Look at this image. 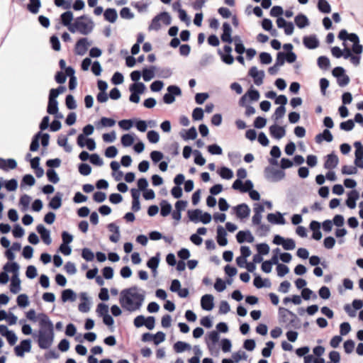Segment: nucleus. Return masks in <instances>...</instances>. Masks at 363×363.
Returning a JSON list of instances; mask_svg holds the SVG:
<instances>
[{"label":"nucleus","mask_w":363,"mask_h":363,"mask_svg":"<svg viewBox=\"0 0 363 363\" xmlns=\"http://www.w3.org/2000/svg\"><path fill=\"white\" fill-rule=\"evenodd\" d=\"M47 111L49 114H57L58 111V102L57 98L49 94L48 105Z\"/></svg>","instance_id":"21"},{"label":"nucleus","mask_w":363,"mask_h":363,"mask_svg":"<svg viewBox=\"0 0 363 363\" xmlns=\"http://www.w3.org/2000/svg\"><path fill=\"white\" fill-rule=\"evenodd\" d=\"M38 320L40 325L38 335V346L41 349H48L53 342V324L49 317L45 313L38 314Z\"/></svg>","instance_id":"2"},{"label":"nucleus","mask_w":363,"mask_h":363,"mask_svg":"<svg viewBox=\"0 0 363 363\" xmlns=\"http://www.w3.org/2000/svg\"><path fill=\"white\" fill-rule=\"evenodd\" d=\"M145 298V291L136 286L125 289L120 292L119 303L126 311H140Z\"/></svg>","instance_id":"1"},{"label":"nucleus","mask_w":363,"mask_h":363,"mask_svg":"<svg viewBox=\"0 0 363 363\" xmlns=\"http://www.w3.org/2000/svg\"><path fill=\"white\" fill-rule=\"evenodd\" d=\"M286 113V108L283 106H280L274 111L273 115V118L275 122L278 121L279 119L282 118Z\"/></svg>","instance_id":"46"},{"label":"nucleus","mask_w":363,"mask_h":363,"mask_svg":"<svg viewBox=\"0 0 363 363\" xmlns=\"http://www.w3.org/2000/svg\"><path fill=\"white\" fill-rule=\"evenodd\" d=\"M21 290V280L18 274H13L11 278L10 291L13 294H17Z\"/></svg>","instance_id":"24"},{"label":"nucleus","mask_w":363,"mask_h":363,"mask_svg":"<svg viewBox=\"0 0 363 363\" xmlns=\"http://www.w3.org/2000/svg\"><path fill=\"white\" fill-rule=\"evenodd\" d=\"M57 144L59 146L62 147L67 152L72 151V147L67 143V138L66 136H60L57 139Z\"/></svg>","instance_id":"33"},{"label":"nucleus","mask_w":363,"mask_h":363,"mask_svg":"<svg viewBox=\"0 0 363 363\" xmlns=\"http://www.w3.org/2000/svg\"><path fill=\"white\" fill-rule=\"evenodd\" d=\"M17 167V162L14 159H3L0 157V169L4 171L14 169Z\"/></svg>","instance_id":"15"},{"label":"nucleus","mask_w":363,"mask_h":363,"mask_svg":"<svg viewBox=\"0 0 363 363\" xmlns=\"http://www.w3.org/2000/svg\"><path fill=\"white\" fill-rule=\"evenodd\" d=\"M72 20H73V14L69 11H66L61 15L62 23L65 26H67L69 30V28H71L70 26L72 25Z\"/></svg>","instance_id":"27"},{"label":"nucleus","mask_w":363,"mask_h":363,"mask_svg":"<svg viewBox=\"0 0 363 363\" xmlns=\"http://www.w3.org/2000/svg\"><path fill=\"white\" fill-rule=\"evenodd\" d=\"M232 358L235 361V363H238L242 359H247V355L243 351H239L238 352H235L232 355Z\"/></svg>","instance_id":"64"},{"label":"nucleus","mask_w":363,"mask_h":363,"mask_svg":"<svg viewBox=\"0 0 363 363\" xmlns=\"http://www.w3.org/2000/svg\"><path fill=\"white\" fill-rule=\"evenodd\" d=\"M253 284L258 289L262 287H269L271 286V283L269 281H267V284H264L263 279L259 276L255 277V278L254 279Z\"/></svg>","instance_id":"51"},{"label":"nucleus","mask_w":363,"mask_h":363,"mask_svg":"<svg viewBox=\"0 0 363 363\" xmlns=\"http://www.w3.org/2000/svg\"><path fill=\"white\" fill-rule=\"evenodd\" d=\"M294 21L299 28H303L309 25V21L306 16L301 13L295 17Z\"/></svg>","instance_id":"28"},{"label":"nucleus","mask_w":363,"mask_h":363,"mask_svg":"<svg viewBox=\"0 0 363 363\" xmlns=\"http://www.w3.org/2000/svg\"><path fill=\"white\" fill-rule=\"evenodd\" d=\"M274 344L272 341H269L266 343V347L262 349V354L264 357H270L272 354V350L274 348Z\"/></svg>","instance_id":"50"},{"label":"nucleus","mask_w":363,"mask_h":363,"mask_svg":"<svg viewBox=\"0 0 363 363\" xmlns=\"http://www.w3.org/2000/svg\"><path fill=\"white\" fill-rule=\"evenodd\" d=\"M69 28V31L72 33H79L82 35H89L94 27V21L86 16H82L77 18Z\"/></svg>","instance_id":"3"},{"label":"nucleus","mask_w":363,"mask_h":363,"mask_svg":"<svg viewBox=\"0 0 363 363\" xmlns=\"http://www.w3.org/2000/svg\"><path fill=\"white\" fill-rule=\"evenodd\" d=\"M249 75L254 79V83L260 86L263 83V79L264 77V72L263 70H258L257 67H252L249 70Z\"/></svg>","instance_id":"9"},{"label":"nucleus","mask_w":363,"mask_h":363,"mask_svg":"<svg viewBox=\"0 0 363 363\" xmlns=\"http://www.w3.org/2000/svg\"><path fill=\"white\" fill-rule=\"evenodd\" d=\"M182 94L181 89L175 85H170L167 87V93L163 96V101L167 104H171L174 102L175 96Z\"/></svg>","instance_id":"5"},{"label":"nucleus","mask_w":363,"mask_h":363,"mask_svg":"<svg viewBox=\"0 0 363 363\" xmlns=\"http://www.w3.org/2000/svg\"><path fill=\"white\" fill-rule=\"evenodd\" d=\"M37 231L40 235V237L43 242L46 245H50L52 242L50 238V233L48 230H47L45 226L42 224H40L37 226Z\"/></svg>","instance_id":"14"},{"label":"nucleus","mask_w":363,"mask_h":363,"mask_svg":"<svg viewBox=\"0 0 363 363\" xmlns=\"http://www.w3.org/2000/svg\"><path fill=\"white\" fill-rule=\"evenodd\" d=\"M208 151L211 155H221L223 153L222 148L219 145H218L216 144L208 145Z\"/></svg>","instance_id":"62"},{"label":"nucleus","mask_w":363,"mask_h":363,"mask_svg":"<svg viewBox=\"0 0 363 363\" xmlns=\"http://www.w3.org/2000/svg\"><path fill=\"white\" fill-rule=\"evenodd\" d=\"M46 174L48 180L53 184H57L60 181L58 174L53 169H48Z\"/></svg>","instance_id":"43"},{"label":"nucleus","mask_w":363,"mask_h":363,"mask_svg":"<svg viewBox=\"0 0 363 363\" xmlns=\"http://www.w3.org/2000/svg\"><path fill=\"white\" fill-rule=\"evenodd\" d=\"M315 142L317 143H320L323 140H325L328 143L332 142L333 140V135L330 131L328 129L323 130L322 133H319L315 136Z\"/></svg>","instance_id":"22"},{"label":"nucleus","mask_w":363,"mask_h":363,"mask_svg":"<svg viewBox=\"0 0 363 363\" xmlns=\"http://www.w3.org/2000/svg\"><path fill=\"white\" fill-rule=\"evenodd\" d=\"M17 303L19 307L25 308L29 305L28 297L27 295L23 294L17 297Z\"/></svg>","instance_id":"48"},{"label":"nucleus","mask_w":363,"mask_h":363,"mask_svg":"<svg viewBox=\"0 0 363 363\" xmlns=\"http://www.w3.org/2000/svg\"><path fill=\"white\" fill-rule=\"evenodd\" d=\"M279 314H280L281 317L284 319L283 320L284 321H286V320H288L289 319L288 316H290L291 318L290 320L291 323L294 322V319L297 318V316L294 313H293L286 308H279Z\"/></svg>","instance_id":"30"},{"label":"nucleus","mask_w":363,"mask_h":363,"mask_svg":"<svg viewBox=\"0 0 363 363\" xmlns=\"http://www.w3.org/2000/svg\"><path fill=\"white\" fill-rule=\"evenodd\" d=\"M277 271L278 276L280 277H282L289 273V269L285 264H279L277 266Z\"/></svg>","instance_id":"61"},{"label":"nucleus","mask_w":363,"mask_h":363,"mask_svg":"<svg viewBox=\"0 0 363 363\" xmlns=\"http://www.w3.org/2000/svg\"><path fill=\"white\" fill-rule=\"evenodd\" d=\"M218 174L220 177L225 179H230L233 177V171L230 168L225 167H221L218 171Z\"/></svg>","instance_id":"37"},{"label":"nucleus","mask_w":363,"mask_h":363,"mask_svg":"<svg viewBox=\"0 0 363 363\" xmlns=\"http://www.w3.org/2000/svg\"><path fill=\"white\" fill-rule=\"evenodd\" d=\"M218 54L220 55L222 61L225 64L232 65L233 63L234 58L231 54H223L220 50L218 51Z\"/></svg>","instance_id":"60"},{"label":"nucleus","mask_w":363,"mask_h":363,"mask_svg":"<svg viewBox=\"0 0 363 363\" xmlns=\"http://www.w3.org/2000/svg\"><path fill=\"white\" fill-rule=\"evenodd\" d=\"M134 143V137L130 134H125L121 137V144L124 147H129Z\"/></svg>","instance_id":"47"},{"label":"nucleus","mask_w":363,"mask_h":363,"mask_svg":"<svg viewBox=\"0 0 363 363\" xmlns=\"http://www.w3.org/2000/svg\"><path fill=\"white\" fill-rule=\"evenodd\" d=\"M160 261V253L158 252V253H157V255L155 256L151 257L147 261V266L150 269L155 270V269H157Z\"/></svg>","instance_id":"36"},{"label":"nucleus","mask_w":363,"mask_h":363,"mask_svg":"<svg viewBox=\"0 0 363 363\" xmlns=\"http://www.w3.org/2000/svg\"><path fill=\"white\" fill-rule=\"evenodd\" d=\"M62 194L57 192L50 201L49 207L55 210L60 208L62 206Z\"/></svg>","instance_id":"26"},{"label":"nucleus","mask_w":363,"mask_h":363,"mask_svg":"<svg viewBox=\"0 0 363 363\" xmlns=\"http://www.w3.org/2000/svg\"><path fill=\"white\" fill-rule=\"evenodd\" d=\"M282 247L285 250H292L296 247L295 241L291 238H286L284 240Z\"/></svg>","instance_id":"56"},{"label":"nucleus","mask_w":363,"mask_h":363,"mask_svg":"<svg viewBox=\"0 0 363 363\" xmlns=\"http://www.w3.org/2000/svg\"><path fill=\"white\" fill-rule=\"evenodd\" d=\"M227 233L225 230L220 225L217 228V242L220 246H225L228 244L226 238Z\"/></svg>","instance_id":"20"},{"label":"nucleus","mask_w":363,"mask_h":363,"mask_svg":"<svg viewBox=\"0 0 363 363\" xmlns=\"http://www.w3.org/2000/svg\"><path fill=\"white\" fill-rule=\"evenodd\" d=\"M201 216V211L200 209H195L193 211H188V216L191 221L194 223H198L200 221V218Z\"/></svg>","instance_id":"38"},{"label":"nucleus","mask_w":363,"mask_h":363,"mask_svg":"<svg viewBox=\"0 0 363 363\" xmlns=\"http://www.w3.org/2000/svg\"><path fill=\"white\" fill-rule=\"evenodd\" d=\"M4 336L7 339L8 342L11 345H14L17 342L18 337L12 330H8L6 334H4Z\"/></svg>","instance_id":"45"},{"label":"nucleus","mask_w":363,"mask_h":363,"mask_svg":"<svg viewBox=\"0 0 363 363\" xmlns=\"http://www.w3.org/2000/svg\"><path fill=\"white\" fill-rule=\"evenodd\" d=\"M61 298L64 303L67 301L73 302L77 299V294L72 289H65L62 292Z\"/></svg>","instance_id":"25"},{"label":"nucleus","mask_w":363,"mask_h":363,"mask_svg":"<svg viewBox=\"0 0 363 363\" xmlns=\"http://www.w3.org/2000/svg\"><path fill=\"white\" fill-rule=\"evenodd\" d=\"M89 45L90 43L88 42L87 38H83L79 39L75 45V53L78 55H84L86 52Z\"/></svg>","instance_id":"10"},{"label":"nucleus","mask_w":363,"mask_h":363,"mask_svg":"<svg viewBox=\"0 0 363 363\" xmlns=\"http://www.w3.org/2000/svg\"><path fill=\"white\" fill-rule=\"evenodd\" d=\"M236 216L240 220L247 218L250 214V208L246 203L239 204L233 208Z\"/></svg>","instance_id":"7"},{"label":"nucleus","mask_w":363,"mask_h":363,"mask_svg":"<svg viewBox=\"0 0 363 363\" xmlns=\"http://www.w3.org/2000/svg\"><path fill=\"white\" fill-rule=\"evenodd\" d=\"M190 349L191 345L182 341H178L174 345V350L177 353H181Z\"/></svg>","instance_id":"32"},{"label":"nucleus","mask_w":363,"mask_h":363,"mask_svg":"<svg viewBox=\"0 0 363 363\" xmlns=\"http://www.w3.org/2000/svg\"><path fill=\"white\" fill-rule=\"evenodd\" d=\"M359 193L356 190L350 191L346 201L347 206L353 209L356 207V201L359 199Z\"/></svg>","instance_id":"23"},{"label":"nucleus","mask_w":363,"mask_h":363,"mask_svg":"<svg viewBox=\"0 0 363 363\" xmlns=\"http://www.w3.org/2000/svg\"><path fill=\"white\" fill-rule=\"evenodd\" d=\"M318 8L320 11L324 13H329L331 11L330 6L326 0H319Z\"/></svg>","instance_id":"40"},{"label":"nucleus","mask_w":363,"mask_h":363,"mask_svg":"<svg viewBox=\"0 0 363 363\" xmlns=\"http://www.w3.org/2000/svg\"><path fill=\"white\" fill-rule=\"evenodd\" d=\"M270 135L277 140H280L286 135V129L284 126L274 124L269 128Z\"/></svg>","instance_id":"8"},{"label":"nucleus","mask_w":363,"mask_h":363,"mask_svg":"<svg viewBox=\"0 0 363 363\" xmlns=\"http://www.w3.org/2000/svg\"><path fill=\"white\" fill-rule=\"evenodd\" d=\"M339 159L335 154H330L327 156V159L324 164V167L327 169H333L337 167Z\"/></svg>","instance_id":"18"},{"label":"nucleus","mask_w":363,"mask_h":363,"mask_svg":"<svg viewBox=\"0 0 363 363\" xmlns=\"http://www.w3.org/2000/svg\"><path fill=\"white\" fill-rule=\"evenodd\" d=\"M236 238L239 243H242L244 242H247L251 243L255 240L253 235H252V233L250 230L239 231L237 233Z\"/></svg>","instance_id":"13"},{"label":"nucleus","mask_w":363,"mask_h":363,"mask_svg":"<svg viewBox=\"0 0 363 363\" xmlns=\"http://www.w3.org/2000/svg\"><path fill=\"white\" fill-rule=\"evenodd\" d=\"M155 67H151L150 68H145L143 70V78L144 81L149 82L155 77Z\"/></svg>","instance_id":"35"},{"label":"nucleus","mask_w":363,"mask_h":363,"mask_svg":"<svg viewBox=\"0 0 363 363\" xmlns=\"http://www.w3.org/2000/svg\"><path fill=\"white\" fill-rule=\"evenodd\" d=\"M357 172V169L354 166L345 165L342 167V173L343 174L350 175L355 174Z\"/></svg>","instance_id":"59"},{"label":"nucleus","mask_w":363,"mask_h":363,"mask_svg":"<svg viewBox=\"0 0 363 363\" xmlns=\"http://www.w3.org/2000/svg\"><path fill=\"white\" fill-rule=\"evenodd\" d=\"M232 28L228 23L223 24V33L221 35V40L225 43H231L233 38L231 37Z\"/></svg>","instance_id":"12"},{"label":"nucleus","mask_w":363,"mask_h":363,"mask_svg":"<svg viewBox=\"0 0 363 363\" xmlns=\"http://www.w3.org/2000/svg\"><path fill=\"white\" fill-rule=\"evenodd\" d=\"M31 350V340L29 339L22 340L20 345L14 348L16 354L18 357H23L25 352H29Z\"/></svg>","instance_id":"6"},{"label":"nucleus","mask_w":363,"mask_h":363,"mask_svg":"<svg viewBox=\"0 0 363 363\" xmlns=\"http://www.w3.org/2000/svg\"><path fill=\"white\" fill-rule=\"evenodd\" d=\"M160 207V214L164 217L167 216L172 211L171 204L165 200L161 201Z\"/></svg>","instance_id":"31"},{"label":"nucleus","mask_w":363,"mask_h":363,"mask_svg":"<svg viewBox=\"0 0 363 363\" xmlns=\"http://www.w3.org/2000/svg\"><path fill=\"white\" fill-rule=\"evenodd\" d=\"M267 220L273 224L284 225L286 223L285 219L279 212L277 213H269L267 215Z\"/></svg>","instance_id":"19"},{"label":"nucleus","mask_w":363,"mask_h":363,"mask_svg":"<svg viewBox=\"0 0 363 363\" xmlns=\"http://www.w3.org/2000/svg\"><path fill=\"white\" fill-rule=\"evenodd\" d=\"M192 118L194 121H201L203 118V111L201 108L197 107L194 109Z\"/></svg>","instance_id":"63"},{"label":"nucleus","mask_w":363,"mask_h":363,"mask_svg":"<svg viewBox=\"0 0 363 363\" xmlns=\"http://www.w3.org/2000/svg\"><path fill=\"white\" fill-rule=\"evenodd\" d=\"M80 298L82 300V303L79 304V311L82 313H87L90 310V303L89 301L86 293H81Z\"/></svg>","instance_id":"17"},{"label":"nucleus","mask_w":363,"mask_h":363,"mask_svg":"<svg viewBox=\"0 0 363 363\" xmlns=\"http://www.w3.org/2000/svg\"><path fill=\"white\" fill-rule=\"evenodd\" d=\"M30 201H31L30 196H29L27 194H24L21 197L19 203L21 206H23V211H26L28 208Z\"/></svg>","instance_id":"54"},{"label":"nucleus","mask_w":363,"mask_h":363,"mask_svg":"<svg viewBox=\"0 0 363 363\" xmlns=\"http://www.w3.org/2000/svg\"><path fill=\"white\" fill-rule=\"evenodd\" d=\"M147 138L150 143H157L160 140V135L157 131L150 130L147 134Z\"/></svg>","instance_id":"53"},{"label":"nucleus","mask_w":363,"mask_h":363,"mask_svg":"<svg viewBox=\"0 0 363 363\" xmlns=\"http://www.w3.org/2000/svg\"><path fill=\"white\" fill-rule=\"evenodd\" d=\"M219 340V334L217 331L213 330L211 331L208 334V340H206V343L208 346L210 347L209 342H211L212 345H216Z\"/></svg>","instance_id":"42"},{"label":"nucleus","mask_w":363,"mask_h":363,"mask_svg":"<svg viewBox=\"0 0 363 363\" xmlns=\"http://www.w3.org/2000/svg\"><path fill=\"white\" fill-rule=\"evenodd\" d=\"M65 104L68 109L73 110L77 108V103L72 95L69 94L66 96Z\"/></svg>","instance_id":"52"},{"label":"nucleus","mask_w":363,"mask_h":363,"mask_svg":"<svg viewBox=\"0 0 363 363\" xmlns=\"http://www.w3.org/2000/svg\"><path fill=\"white\" fill-rule=\"evenodd\" d=\"M41 6L40 0H30L28 6V10L33 13H37Z\"/></svg>","instance_id":"44"},{"label":"nucleus","mask_w":363,"mask_h":363,"mask_svg":"<svg viewBox=\"0 0 363 363\" xmlns=\"http://www.w3.org/2000/svg\"><path fill=\"white\" fill-rule=\"evenodd\" d=\"M82 257L86 261L91 262L94 258L93 252L89 248H84L82 252Z\"/></svg>","instance_id":"57"},{"label":"nucleus","mask_w":363,"mask_h":363,"mask_svg":"<svg viewBox=\"0 0 363 363\" xmlns=\"http://www.w3.org/2000/svg\"><path fill=\"white\" fill-rule=\"evenodd\" d=\"M104 18L110 23H114L118 17L116 10L114 9H107L104 13Z\"/></svg>","instance_id":"29"},{"label":"nucleus","mask_w":363,"mask_h":363,"mask_svg":"<svg viewBox=\"0 0 363 363\" xmlns=\"http://www.w3.org/2000/svg\"><path fill=\"white\" fill-rule=\"evenodd\" d=\"M4 272H12L14 274H18L19 270V265L16 262H7L4 266Z\"/></svg>","instance_id":"34"},{"label":"nucleus","mask_w":363,"mask_h":363,"mask_svg":"<svg viewBox=\"0 0 363 363\" xmlns=\"http://www.w3.org/2000/svg\"><path fill=\"white\" fill-rule=\"evenodd\" d=\"M201 308L205 311H211L213 308V296L211 294L203 295L201 298Z\"/></svg>","instance_id":"11"},{"label":"nucleus","mask_w":363,"mask_h":363,"mask_svg":"<svg viewBox=\"0 0 363 363\" xmlns=\"http://www.w3.org/2000/svg\"><path fill=\"white\" fill-rule=\"evenodd\" d=\"M41 133H38L33 138L32 142L30 145V150L32 152H35L39 148V139L40 138Z\"/></svg>","instance_id":"49"},{"label":"nucleus","mask_w":363,"mask_h":363,"mask_svg":"<svg viewBox=\"0 0 363 363\" xmlns=\"http://www.w3.org/2000/svg\"><path fill=\"white\" fill-rule=\"evenodd\" d=\"M145 90V86L142 82H136L130 85V91L131 92L138 93L139 94H143Z\"/></svg>","instance_id":"39"},{"label":"nucleus","mask_w":363,"mask_h":363,"mask_svg":"<svg viewBox=\"0 0 363 363\" xmlns=\"http://www.w3.org/2000/svg\"><path fill=\"white\" fill-rule=\"evenodd\" d=\"M4 186L9 191H15L18 187V182L15 179H11L5 182Z\"/></svg>","instance_id":"55"},{"label":"nucleus","mask_w":363,"mask_h":363,"mask_svg":"<svg viewBox=\"0 0 363 363\" xmlns=\"http://www.w3.org/2000/svg\"><path fill=\"white\" fill-rule=\"evenodd\" d=\"M301 296H302L303 298L305 300L310 299L311 296L313 297V298H317L316 294H315L313 293V291L308 288L303 289V290L301 291Z\"/></svg>","instance_id":"58"},{"label":"nucleus","mask_w":363,"mask_h":363,"mask_svg":"<svg viewBox=\"0 0 363 363\" xmlns=\"http://www.w3.org/2000/svg\"><path fill=\"white\" fill-rule=\"evenodd\" d=\"M264 175L267 180L272 182H277L284 178L285 173L282 170L267 167L264 169Z\"/></svg>","instance_id":"4"},{"label":"nucleus","mask_w":363,"mask_h":363,"mask_svg":"<svg viewBox=\"0 0 363 363\" xmlns=\"http://www.w3.org/2000/svg\"><path fill=\"white\" fill-rule=\"evenodd\" d=\"M303 43L308 49H315L319 46V40L315 35L305 36Z\"/></svg>","instance_id":"16"},{"label":"nucleus","mask_w":363,"mask_h":363,"mask_svg":"<svg viewBox=\"0 0 363 363\" xmlns=\"http://www.w3.org/2000/svg\"><path fill=\"white\" fill-rule=\"evenodd\" d=\"M318 65L322 69H328L330 66V60L325 56H320L318 58Z\"/></svg>","instance_id":"41"}]
</instances>
